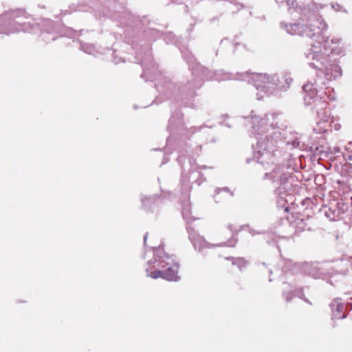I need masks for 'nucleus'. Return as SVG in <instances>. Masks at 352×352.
<instances>
[{
    "label": "nucleus",
    "instance_id": "nucleus-1",
    "mask_svg": "<svg viewBox=\"0 0 352 352\" xmlns=\"http://www.w3.org/2000/svg\"><path fill=\"white\" fill-rule=\"evenodd\" d=\"M324 46L321 45L320 42L311 45V48L306 54L307 59L311 61L309 64L324 72L327 76L331 74L330 70L333 69L337 73L335 76H339L340 74V68L330 64L329 55L331 53L339 55L343 52L342 39L334 36L331 40L324 39Z\"/></svg>",
    "mask_w": 352,
    "mask_h": 352
},
{
    "label": "nucleus",
    "instance_id": "nucleus-2",
    "mask_svg": "<svg viewBox=\"0 0 352 352\" xmlns=\"http://www.w3.org/2000/svg\"><path fill=\"white\" fill-rule=\"evenodd\" d=\"M273 117V115H270L265 118L258 117L253 118V128L255 132L261 135L267 133L265 138H259L256 148L258 150L256 157L261 163L270 159L271 152L274 151L273 147L276 142V139L279 138V133L273 130L272 124H268L267 123V121H270Z\"/></svg>",
    "mask_w": 352,
    "mask_h": 352
},
{
    "label": "nucleus",
    "instance_id": "nucleus-3",
    "mask_svg": "<svg viewBox=\"0 0 352 352\" xmlns=\"http://www.w3.org/2000/svg\"><path fill=\"white\" fill-rule=\"evenodd\" d=\"M154 256V258L147 263L146 268L147 276L153 278L162 277L168 280H177L179 279L178 265L174 258L167 255L161 249L155 250Z\"/></svg>",
    "mask_w": 352,
    "mask_h": 352
},
{
    "label": "nucleus",
    "instance_id": "nucleus-4",
    "mask_svg": "<svg viewBox=\"0 0 352 352\" xmlns=\"http://www.w3.org/2000/svg\"><path fill=\"white\" fill-rule=\"evenodd\" d=\"M252 79L257 90L271 94L286 90L292 82V78L289 76L283 77L280 80L276 75L269 76L261 74H253Z\"/></svg>",
    "mask_w": 352,
    "mask_h": 352
},
{
    "label": "nucleus",
    "instance_id": "nucleus-5",
    "mask_svg": "<svg viewBox=\"0 0 352 352\" xmlns=\"http://www.w3.org/2000/svg\"><path fill=\"white\" fill-rule=\"evenodd\" d=\"M286 31L290 34H299L312 37L314 36H318L327 29V24L319 16L312 14L309 16L308 24L306 28L304 25L290 24L285 25Z\"/></svg>",
    "mask_w": 352,
    "mask_h": 352
},
{
    "label": "nucleus",
    "instance_id": "nucleus-6",
    "mask_svg": "<svg viewBox=\"0 0 352 352\" xmlns=\"http://www.w3.org/2000/svg\"><path fill=\"white\" fill-rule=\"evenodd\" d=\"M331 116H325L324 119H321L314 127V131L316 133H322L327 131L330 128Z\"/></svg>",
    "mask_w": 352,
    "mask_h": 352
},
{
    "label": "nucleus",
    "instance_id": "nucleus-7",
    "mask_svg": "<svg viewBox=\"0 0 352 352\" xmlns=\"http://www.w3.org/2000/svg\"><path fill=\"white\" fill-rule=\"evenodd\" d=\"M190 238L192 241L195 248L199 252L202 251L205 247H209L210 245L201 236L192 239L190 236Z\"/></svg>",
    "mask_w": 352,
    "mask_h": 352
},
{
    "label": "nucleus",
    "instance_id": "nucleus-8",
    "mask_svg": "<svg viewBox=\"0 0 352 352\" xmlns=\"http://www.w3.org/2000/svg\"><path fill=\"white\" fill-rule=\"evenodd\" d=\"M304 91L307 93L305 96V102L307 104H311V99L313 98L315 94L314 91L312 90V85L307 84L303 86Z\"/></svg>",
    "mask_w": 352,
    "mask_h": 352
},
{
    "label": "nucleus",
    "instance_id": "nucleus-9",
    "mask_svg": "<svg viewBox=\"0 0 352 352\" xmlns=\"http://www.w3.org/2000/svg\"><path fill=\"white\" fill-rule=\"evenodd\" d=\"M295 1L294 0H287V3L289 6V11L294 17H296L297 16L294 14V12L302 14V9L299 7H294Z\"/></svg>",
    "mask_w": 352,
    "mask_h": 352
},
{
    "label": "nucleus",
    "instance_id": "nucleus-10",
    "mask_svg": "<svg viewBox=\"0 0 352 352\" xmlns=\"http://www.w3.org/2000/svg\"><path fill=\"white\" fill-rule=\"evenodd\" d=\"M330 128H333L335 130H339L340 129V124L338 123H334L333 118H331Z\"/></svg>",
    "mask_w": 352,
    "mask_h": 352
},
{
    "label": "nucleus",
    "instance_id": "nucleus-11",
    "mask_svg": "<svg viewBox=\"0 0 352 352\" xmlns=\"http://www.w3.org/2000/svg\"><path fill=\"white\" fill-rule=\"evenodd\" d=\"M82 48H83V50L88 54H94V47H92V46H89V45L83 46Z\"/></svg>",
    "mask_w": 352,
    "mask_h": 352
},
{
    "label": "nucleus",
    "instance_id": "nucleus-12",
    "mask_svg": "<svg viewBox=\"0 0 352 352\" xmlns=\"http://www.w3.org/2000/svg\"><path fill=\"white\" fill-rule=\"evenodd\" d=\"M258 99H260L261 98H263V95L259 96L258 94H257Z\"/></svg>",
    "mask_w": 352,
    "mask_h": 352
},
{
    "label": "nucleus",
    "instance_id": "nucleus-13",
    "mask_svg": "<svg viewBox=\"0 0 352 352\" xmlns=\"http://www.w3.org/2000/svg\"><path fill=\"white\" fill-rule=\"evenodd\" d=\"M146 239H147V235L146 234V235L144 236V241H146Z\"/></svg>",
    "mask_w": 352,
    "mask_h": 352
}]
</instances>
